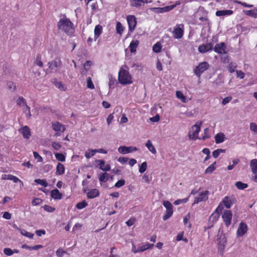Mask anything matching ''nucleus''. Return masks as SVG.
Listing matches in <instances>:
<instances>
[{"label":"nucleus","instance_id":"1","mask_svg":"<svg viewBox=\"0 0 257 257\" xmlns=\"http://www.w3.org/2000/svg\"><path fill=\"white\" fill-rule=\"evenodd\" d=\"M57 27L59 31L68 36H72L75 32L73 24L65 15L60 19L57 23Z\"/></svg>","mask_w":257,"mask_h":257},{"label":"nucleus","instance_id":"2","mask_svg":"<svg viewBox=\"0 0 257 257\" xmlns=\"http://www.w3.org/2000/svg\"><path fill=\"white\" fill-rule=\"evenodd\" d=\"M118 80L122 85L130 84L133 83L132 77L128 72V68L126 65H124L120 68Z\"/></svg>","mask_w":257,"mask_h":257},{"label":"nucleus","instance_id":"3","mask_svg":"<svg viewBox=\"0 0 257 257\" xmlns=\"http://www.w3.org/2000/svg\"><path fill=\"white\" fill-rule=\"evenodd\" d=\"M201 125V121H197L191 127L188 133L189 140L195 141L197 139H199L200 138L198 137V134L200 131Z\"/></svg>","mask_w":257,"mask_h":257},{"label":"nucleus","instance_id":"4","mask_svg":"<svg viewBox=\"0 0 257 257\" xmlns=\"http://www.w3.org/2000/svg\"><path fill=\"white\" fill-rule=\"evenodd\" d=\"M218 240V249L221 254H223L224 252V248L227 243V239L225 235L221 233L217 238Z\"/></svg>","mask_w":257,"mask_h":257},{"label":"nucleus","instance_id":"5","mask_svg":"<svg viewBox=\"0 0 257 257\" xmlns=\"http://www.w3.org/2000/svg\"><path fill=\"white\" fill-rule=\"evenodd\" d=\"M209 65L207 62L200 63L194 69V73L198 77H200L202 73L207 70Z\"/></svg>","mask_w":257,"mask_h":257},{"label":"nucleus","instance_id":"6","mask_svg":"<svg viewBox=\"0 0 257 257\" xmlns=\"http://www.w3.org/2000/svg\"><path fill=\"white\" fill-rule=\"evenodd\" d=\"M209 194V192L207 190L201 192L198 197H195L194 203L192 205L197 204L200 202L207 201L208 199Z\"/></svg>","mask_w":257,"mask_h":257},{"label":"nucleus","instance_id":"7","mask_svg":"<svg viewBox=\"0 0 257 257\" xmlns=\"http://www.w3.org/2000/svg\"><path fill=\"white\" fill-rule=\"evenodd\" d=\"M232 217V214L231 211L226 210L224 211L222 218L226 226L228 227L230 225Z\"/></svg>","mask_w":257,"mask_h":257},{"label":"nucleus","instance_id":"8","mask_svg":"<svg viewBox=\"0 0 257 257\" xmlns=\"http://www.w3.org/2000/svg\"><path fill=\"white\" fill-rule=\"evenodd\" d=\"M128 25V29L131 32H133L136 28L137 25L136 18L134 16L129 15L126 18Z\"/></svg>","mask_w":257,"mask_h":257},{"label":"nucleus","instance_id":"9","mask_svg":"<svg viewBox=\"0 0 257 257\" xmlns=\"http://www.w3.org/2000/svg\"><path fill=\"white\" fill-rule=\"evenodd\" d=\"M226 45L224 43L221 42L219 44H216L213 48L214 51L219 54L226 53Z\"/></svg>","mask_w":257,"mask_h":257},{"label":"nucleus","instance_id":"10","mask_svg":"<svg viewBox=\"0 0 257 257\" xmlns=\"http://www.w3.org/2000/svg\"><path fill=\"white\" fill-rule=\"evenodd\" d=\"M138 149L135 147L120 146L118 148V151L122 154H126L137 151Z\"/></svg>","mask_w":257,"mask_h":257},{"label":"nucleus","instance_id":"11","mask_svg":"<svg viewBox=\"0 0 257 257\" xmlns=\"http://www.w3.org/2000/svg\"><path fill=\"white\" fill-rule=\"evenodd\" d=\"M48 65L50 69L57 71V68L61 67L62 63L60 59H58L48 62Z\"/></svg>","mask_w":257,"mask_h":257},{"label":"nucleus","instance_id":"12","mask_svg":"<svg viewBox=\"0 0 257 257\" xmlns=\"http://www.w3.org/2000/svg\"><path fill=\"white\" fill-rule=\"evenodd\" d=\"M235 201V199L233 196H225L222 202L227 208H229Z\"/></svg>","mask_w":257,"mask_h":257},{"label":"nucleus","instance_id":"13","mask_svg":"<svg viewBox=\"0 0 257 257\" xmlns=\"http://www.w3.org/2000/svg\"><path fill=\"white\" fill-rule=\"evenodd\" d=\"M95 162L98 164L99 168L103 171H109L111 169L109 164L105 165V161L103 160H96Z\"/></svg>","mask_w":257,"mask_h":257},{"label":"nucleus","instance_id":"14","mask_svg":"<svg viewBox=\"0 0 257 257\" xmlns=\"http://www.w3.org/2000/svg\"><path fill=\"white\" fill-rule=\"evenodd\" d=\"M247 230V225L244 222H241L237 230V235L238 236H243Z\"/></svg>","mask_w":257,"mask_h":257},{"label":"nucleus","instance_id":"15","mask_svg":"<svg viewBox=\"0 0 257 257\" xmlns=\"http://www.w3.org/2000/svg\"><path fill=\"white\" fill-rule=\"evenodd\" d=\"M213 49V46L211 43L201 45L198 47V51L202 53H206Z\"/></svg>","mask_w":257,"mask_h":257},{"label":"nucleus","instance_id":"16","mask_svg":"<svg viewBox=\"0 0 257 257\" xmlns=\"http://www.w3.org/2000/svg\"><path fill=\"white\" fill-rule=\"evenodd\" d=\"M183 30L180 27V25L174 28L173 34H174V38L175 39H180L183 35Z\"/></svg>","mask_w":257,"mask_h":257},{"label":"nucleus","instance_id":"17","mask_svg":"<svg viewBox=\"0 0 257 257\" xmlns=\"http://www.w3.org/2000/svg\"><path fill=\"white\" fill-rule=\"evenodd\" d=\"M20 133H21L23 137L25 139H28L30 138L31 136L30 130L28 126H25L23 127L19 130Z\"/></svg>","mask_w":257,"mask_h":257},{"label":"nucleus","instance_id":"18","mask_svg":"<svg viewBox=\"0 0 257 257\" xmlns=\"http://www.w3.org/2000/svg\"><path fill=\"white\" fill-rule=\"evenodd\" d=\"M52 126L53 129L56 132L61 131L63 132L65 130V126L57 121L52 123Z\"/></svg>","mask_w":257,"mask_h":257},{"label":"nucleus","instance_id":"19","mask_svg":"<svg viewBox=\"0 0 257 257\" xmlns=\"http://www.w3.org/2000/svg\"><path fill=\"white\" fill-rule=\"evenodd\" d=\"M51 196L55 200H60L62 198V195L58 189H55L51 191Z\"/></svg>","mask_w":257,"mask_h":257},{"label":"nucleus","instance_id":"20","mask_svg":"<svg viewBox=\"0 0 257 257\" xmlns=\"http://www.w3.org/2000/svg\"><path fill=\"white\" fill-rule=\"evenodd\" d=\"M139 44V41L138 40H133L131 42L129 48L131 53H134L136 51L137 48Z\"/></svg>","mask_w":257,"mask_h":257},{"label":"nucleus","instance_id":"21","mask_svg":"<svg viewBox=\"0 0 257 257\" xmlns=\"http://www.w3.org/2000/svg\"><path fill=\"white\" fill-rule=\"evenodd\" d=\"M99 195V192L97 189H93L89 191L87 194V197L89 199L95 198L98 196Z\"/></svg>","mask_w":257,"mask_h":257},{"label":"nucleus","instance_id":"22","mask_svg":"<svg viewBox=\"0 0 257 257\" xmlns=\"http://www.w3.org/2000/svg\"><path fill=\"white\" fill-rule=\"evenodd\" d=\"M225 135L222 133H219L215 136V142L216 144H220L225 141Z\"/></svg>","mask_w":257,"mask_h":257},{"label":"nucleus","instance_id":"23","mask_svg":"<svg viewBox=\"0 0 257 257\" xmlns=\"http://www.w3.org/2000/svg\"><path fill=\"white\" fill-rule=\"evenodd\" d=\"M233 14V11L231 10H220L216 12V15L218 17L223 16H229Z\"/></svg>","mask_w":257,"mask_h":257},{"label":"nucleus","instance_id":"24","mask_svg":"<svg viewBox=\"0 0 257 257\" xmlns=\"http://www.w3.org/2000/svg\"><path fill=\"white\" fill-rule=\"evenodd\" d=\"M102 31V27L101 26L98 25L95 26L94 29V41H96L101 34Z\"/></svg>","mask_w":257,"mask_h":257},{"label":"nucleus","instance_id":"25","mask_svg":"<svg viewBox=\"0 0 257 257\" xmlns=\"http://www.w3.org/2000/svg\"><path fill=\"white\" fill-rule=\"evenodd\" d=\"M146 147L148 148V149L153 154H156L157 153V151L152 142L149 140H148L145 145Z\"/></svg>","mask_w":257,"mask_h":257},{"label":"nucleus","instance_id":"26","mask_svg":"<svg viewBox=\"0 0 257 257\" xmlns=\"http://www.w3.org/2000/svg\"><path fill=\"white\" fill-rule=\"evenodd\" d=\"M65 172V167L64 166L59 163L56 167V173L57 175H61L64 173Z\"/></svg>","mask_w":257,"mask_h":257},{"label":"nucleus","instance_id":"27","mask_svg":"<svg viewBox=\"0 0 257 257\" xmlns=\"http://www.w3.org/2000/svg\"><path fill=\"white\" fill-rule=\"evenodd\" d=\"M250 167L252 173L257 172V159H253L250 161Z\"/></svg>","mask_w":257,"mask_h":257},{"label":"nucleus","instance_id":"28","mask_svg":"<svg viewBox=\"0 0 257 257\" xmlns=\"http://www.w3.org/2000/svg\"><path fill=\"white\" fill-rule=\"evenodd\" d=\"M52 82L55 84V86L59 89L60 90L64 91L66 89V87L60 81H58L56 79H54Z\"/></svg>","mask_w":257,"mask_h":257},{"label":"nucleus","instance_id":"29","mask_svg":"<svg viewBox=\"0 0 257 257\" xmlns=\"http://www.w3.org/2000/svg\"><path fill=\"white\" fill-rule=\"evenodd\" d=\"M22 247L23 248L27 249L32 250H38L40 248H41L43 247V245H35L33 246H30L27 244H23Z\"/></svg>","mask_w":257,"mask_h":257},{"label":"nucleus","instance_id":"30","mask_svg":"<svg viewBox=\"0 0 257 257\" xmlns=\"http://www.w3.org/2000/svg\"><path fill=\"white\" fill-rule=\"evenodd\" d=\"M116 33L120 36L122 35V32L124 31V27L121 25V23L117 22L116 25Z\"/></svg>","mask_w":257,"mask_h":257},{"label":"nucleus","instance_id":"31","mask_svg":"<svg viewBox=\"0 0 257 257\" xmlns=\"http://www.w3.org/2000/svg\"><path fill=\"white\" fill-rule=\"evenodd\" d=\"M244 13L247 16L257 18V9L245 11Z\"/></svg>","mask_w":257,"mask_h":257},{"label":"nucleus","instance_id":"32","mask_svg":"<svg viewBox=\"0 0 257 257\" xmlns=\"http://www.w3.org/2000/svg\"><path fill=\"white\" fill-rule=\"evenodd\" d=\"M235 185L237 188L239 190H243L248 187V185L247 184L242 183L240 181L236 182Z\"/></svg>","mask_w":257,"mask_h":257},{"label":"nucleus","instance_id":"33","mask_svg":"<svg viewBox=\"0 0 257 257\" xmlns=\"http://www.w3.org/2000/svg\"><path fill=\"white\" fill-rule=\"evenodd\" d=\"M216 162H214L211 165H210L205 170V174H211L213 171L216 169L215 166Z\"/></svg>","mask_w":257,"mask_h":257},{"label":"nucleus","instance_id":"34","mask_svg":"<svg viewBox=\"0 0 257 257\" xmlns=\"http://www.w3.org/2000/svg\"><path fill=\"white\" fill-rule=\"evenodd\" d=\"M95 149H89L87 150L85 153V157L87 159H89L93 156L96 152H94Z\"/></svg>","mask_w":257,"mask_h":257},{"label":"nucleus","instance_id":"35","mask_svg":"<svg viewBox=\"0 0 257 257\" xmlns=\"http://www.w3.org/2000/svg\"><path fill=\"white\" fill-rule=\"evenodd\" d=\"M176 97L179 99L182 102H186V97L180 91H177L176 92Z\"/></svg>","mask_w":257,"mask_h":257},{"label":"nucleus","instance_id":"36","mask_svg":"<svg viewBox=\"0 0 257 257\" xmlns=\"http://www.w3.org/2000/svg\"><path fill=\"white\" fill-rule=\"evenodd\" d=\"M131 5L133 7H139L143 5L142 0H131Z\"/></svg>","mask_w":257,"mask_h":257},{"label":"nucleus","instance_id":"37","mask_svg":"<svg viewBox=\"0 0 257 257\" xmlns=\"http://www.w3.org/2000/svg\"><path fill=\"white\" fill-rule=\"evenodd\" d=\"M108 174L106 173H102L99 177V180L101 182H105L108 180Z\"/></svg>","mask_w":257,"mask_h":257},{"label":"nucleus","instance_id":"38","mask_svg":"<svg viewBox=\"0 0 257 257\" xmlns=\"http://www.w3.org/2000/svg\"><path fill=\"white\" fill-rule=\"evenodd\" d=\"M180 4V2L179 1H178V2H176L175 5H171V6H166V7H163L164 13V12H168V11H170L172 10L176 6L179 5Z\"/></svg>","mask_w":257,"mask_h":257},{"label":"nucleus","instance_id":"39","mask_svg":"<svg viewBox=\"0 0 257 257\" xmlns=\"http://www.w3.org/2000/svg\"><path fill=\"white\" fill-rule=\"evenodd\" d=\"M162 49L161 45L160 43L157 42L153 46V50L156 53H159L161 52Z\"/></svg>","mask_w":257,"mask_h":257},{"label":"nucleus","instance_id":"40","mask_svg":"<svg viewBox=\"0 0 257 257\" xmlns=\"http://www.w3.org/2000/svg\"><path fill=\"white\" fill-rule=\"evenodd\" d=\"M210 137V135L209 133V128H206L204 130V135L199 140H205L207 139H209Z\"/></svg>","mask_w":257,"mask_h":257},{"label":"nucleus","instance_id":"41","mask_svg":"<svg viewBox=\"0 0 257 257\" xmlns=\"http://www.w3.org/2000/svg\"><path fill=\"white\" fill-rule=\"evenodd\" d=\"M17 104L20 106H26V104H27L25 99L23 97H19L18 98Z\"/></svg>","mask_w":257,"mask_h":257},{"label":"nucleus","instance_id":"42","mask_svg":"<svg viewBox=\"0 0 257 257\" xmlns=\"http://www.w3.org/2000/svg\"><path fill=\"white\" fill-rule=\"evenodd\" d=\"M20 233L22 235L25 236L29 238H32L34 236V234L31 232H28L24 229L20 230Z\"/></svg>","mask_w":257,"mask_h":257},{"label":"nucleus","instance_id":"43","mask_svg":"<svg viewBox=\"0 0 257 257\" xmlns=\"http://www.w3.org/2000/svg\"><path fill=\"white\" fill-rule=\"evenodd\" d=\"M190 218V214L188 213L186 216H185L183 219L184 224L186 225H187V227L189 228L191 227V224L189 223V220Z\"/></svg>","mask_w":257,"mask_h":257},{"label":"nucleus","instance_id":"44","mask_svg":"<svg viewBox=\"0 0 257 257\" xmlns=\"http://www.w3.org/2000/svg\"><path fill=\"white\" fill-rule=\"evenodd\" d=\"M88 205L87 203L85 201H83L82 202L78 203L76 205V207L78 209H82L84 208H85L86 206H87Z\"/></svg>","mask_w":257,"mask_h":257},{"label":"nucleus","instance_id":"45","mask_svg":"<svg viewBox=\"0 0 257 257\" xmlns=\"http://www.w3.org/2000/svg\"><path fill=\"white\" fill-rule=\"evenodd\" d=\"M147 168V163L144 162L140 166L139 171L140 173L145 172Z\"/></svg>","mask_w":257,"mask_h":257},{"label":"nucleus","instance_id":"46","mask_svg":"<svg viewBox=\"0 0 257 257\" xmlns=\"http://www.w3.org/2000/svg\"><path fill=\"white\" fill-rule=\"evenodd\" d=\"M55 158H56V159L59 161L64 162L65 160V157L62 153H55Z\"/></svg>","mask_w":257,"mask_h":257},{"label":"nucleus","instance_id":"47","mask_svg":"<svg viewBox=\"0 0 257 257\" xmlns=\"http://www.w3.org/2000/svg\"><path fill=\"white\" fill-rule=\"evenodd\" d=\"M163 205L166 208V210H173V205L168 201H164Z\"/></svg>","mask_w":257,"mask_h":257},{"label":"nucleus","instance_id":"48","mask_svg":"<svg viewBox=\"0 0 257 257\" xmlns=\"http://www.w3.org/2000/svg\"><path fill=\"white\" fill-rule=\"evenodd\" d=\"M35 182L38 184L42 185L43 186L46 187L48 186L47 181L44 179H37L35 180Z\"/></svg>","mask_w":257,"mask_h":257},{"label":"nucleus","instance_id":"49","mask_svg":"<svg viewBox=\"0 0 257 257\" xmlns=\"http://www.w3.org/2000/svg\"><path fill=\"white\" fill-rule=\"evenodd\" d=\"M236 68V65L232 62L230 63L227 66L228 70L230 73L234 72Z\"/></svg>","mask_w":257,"mask_h":257},{"label":"nucleus","instance_id":"50","mask_svg":"<svg viewBox=\"0 0 257 257\" xmlns=\"http://www.w3.org/2000/svg\"><path fill=\"white\" fill-rule=\"evenodd\" d=\"M8 88L12 91H15L16 89V86L12 81H8L7 83Z\"/></svg>","mask_w":257,"mask_h":257},{"label":"nucleus","instance_id":"51","mask_svg":"<svg viewBox=\"0 0 257 257\" xmlns=\"http://www.w3.org/2000/svg\"><path fill=\"white\" fill-rule=\"evenodd\" d=\"M173 213V210H166L165 214L163 216V220H167L172 215Z\"/></svg>","mask_w":257,"mask_h":257},{"label":"nucleus","instance_id":"52","mask_svg":"<svg viewBox=\"0 0 257 257\" xmlns=\"http://www.w3.org/2000/svg\"><path fill=\"white\" fill-rule=\"evenodd\" d=\"M87 87L88 88H90L91 89L94 88V85L93 84L92 80L90 77H89L87 78Z\"/></svg>","mask_w":257,"mask_h":257},{"label":"nucleus","instance_id":"53","mask_svg":"<svg viewBox=\"0 0 257 257\" xmlns=\"http://www.w3.org/2000/svg\"><path fill=\"white\" fill-rule=\"evenodd\" d=\"M188 200V198H185L182 199H178L175 201L174 202V204L176 205H179L182 203H186Z\"/></svg>","mask_w":257,"mask_h":257},{"label":"nucleus","instance_id":"54","mask_svg":"<svg viewBox=\"0 0 257 257\" xmlns=\"http://www.w3.org/2000/svg\"><path fill=\"white\" fill-rule=\"evenodd\" d=\"M108 78H109V87H111L112 86L114 85L115 84V82L116 81V80L113 77V76L111 75H108Z\"/></svg>","mask_w":257,"mask_h":257},{"label":"nucleus","instance_id":"55","mask_svg":"<svg viewBox=\"0 0 257 257\" xmlns=\"http://www.w3.org/2000/svg\"><path fill=\"white\" fill-rule=\"evenodd\" d=\"M125 180L121 179L118 180L114 185V187L116 188H120L125 184Z\"/></svg>","mask_w":257,"mask_h":257},{"label":"nucleus","instance_id":"56","mask_svg":"<svg viewBox=\"0 0 257 257\" xmlns=\"http://www.w3.org/2000/svg\"><path fill=\"white\" fill-rule=\"evenodd\" d=\"M42 202V200L40 198H35L32 201V204L33 206H36L40 204Z\"/></svg>","mask_w":257,"mask_h":257},{"label":"nucleus","instance_id":"57","mask_svg":"<svg viewBox=\"0 0 257 257\" xmlns=\"http://www.w3.org/2000/svg\"><path fill=\"white\" fill-rule=\"evenodd\" d=\"M44 209L48 212H53L55 210V208L50 206L45 205L43 206Z\"/></svg>","mask_w":257,"mask_h":257},{"label":"nucleus","instance_id":"58","mask_svg":"<svg viewBox=\"0 0 257 257\" xmlns=\"http://www.w3.org/2000/svg\"><path fill=\"white\" fill-rule=\"evenodd\" d=\"M4 253L10 256L12 255L13 254V252L12 251V249L10 248H5L4 249Z\"/></svg>","mask_w":257,"mask_h":257},{"label":"nucleus","instance_id":"59","mask_svg":"<svg viewBox=\"0 0 257 257\" xmlns=\"http://www.w3.org/2000/svg\"><path fill=\"white\" fill-rule=\"evenodd\" d=\"M250 130L257 133V125L254 122H251L249 124Z\"/></svg>","mask_w":257,"mask_h":257},{"label":"nucleus","instance_id":"60","mask_svg":"<svg viewBox=\"0 0 257 257\" xmlns=\"http://www.w3.org/2000/svg\"><path fill=\"white\" fill-rule=\"evenodd\" d=\"M52 147L55 150H59L61 147V145L57 142H53L52 144Z\"/></svg>","mask_w":257,"mask_h":257},{"label":"nucleus","instance_id":"61","mask_svg":"<svg viewBox=\"0 0 257 257\" xmlns=\"http://www.w3.org/2000/svg\"><path fill=\"white\" fill-rule=\"evenodd\" d=\"M92 63L90 61H87L85 62V63L84 64V69L87 71L89 69V68L91 67L92 65Z\"/></svg>","mask_w":257,"mask_h":257},{"label":"nucleus","instance_id":"62","mask_svg":"<svg viewBox=\"0 0 257 257\" xmlns=\"http://www.w3.org/2000/svg\"><path fill=\"white\" fill-rule=\"evenodd\" d=\"M232 99V97L231 96H228L225 97L222 101V104L223 105H226L227 103H229Z\"/></svg>","mask_w":257,"mask_h":257},{"label":"nucleus","instance_id":"63","mask_svg":"<svg viewBox=\"0 0 257 257\" xmlns=\"http://www.w3.org/2000/svg\"><path fill=\"white\" fill-rule=\"evenodd\" d=\"M135 221L136 219L135 218H131L126 222V224L128 226H131L135 223Z\"/></svg>","mask_w":257,"mask_h":257},{"label":"nucleus","instance_id":"64","mask_svg":"<svg viewBox=\"0 0 257 257\" xmlns=\"http://www.w3.org/2000/svg\"><path fill=\"white\" fill-rule=\"evenodd\" d=\"M33 155H34V158L36 159H37L38 162H41L42 161V160H43L42 158L39 155V154L37 152H34Z\"/></svg>","mask_w":257,"mask_h":257}]
</instances>
